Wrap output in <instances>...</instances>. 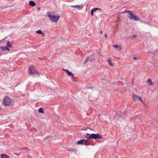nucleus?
<instances>
[{
  "label": "nucleus",
  "mask_w": 158,
  "mask_h": 158,
  "mask_svg": "<svg viewBox=\"0 0 158 158\" xmlns=\"http://www.w3.org/2000/svg\"><path fill=\"white\" fill-rule=\"evenodd\" d=\"M84 144H85L86 146L89 145L90 144V143L87 141V140L85 139Z\"/></svg>",
  "instance_id": "nucleus-16"
},
{
  "label": "nucleus",
  "mask_w": 158,
  "mask_h": 158,
  "mask_svg": "<svg viewBox=\"0 0 158 158\" xmlns=\"http://www.w3.org/2000/svg\"><path fill=\"white\" fill-rule=\"evenodd\" d=\"M70 7L76 8H77L78 10H80L83 8V4H81L80 5H75L70 6Z\"/></svg>",
  "instance_id": "nucleus-6"
},
{
  "label": "nucleus",
  "mask_w": 158,
  "mask_h": 158,
  "mask_svg": "<svg viewBox=\"0 0 158 158\" xmlns=\"http://www.w3.org/2000/svg\"><path fill=\"white\" fill-rule=\"evenodd\" d=\"M63 70L65 71L66 72L67 75L69 76H71L72 77H73L74 74L72 72H70L68 69H63Z\"/></svg>",
  "instance_id": "nucleus-7"
},
{
  "label": "nucleus",
  "mask_w": 158,
  "mask_h": 158,
  "mask_svg": "<svg viewBox=\"0 0 158 158\" xmlns=\"http://www.w3.org/2000/svg\"><path fill=\"white\" fill-rule=\"evenodd\" d=\"M1 109H1V107H0V110Z\"/></svg>",
  "instance_id": "nucleus-35"
},
{
  "label": "nucleus",
  "mask_w": 158,
  "mask_h": 158,
  "mask_svg": "<svg viewBox=\"0 0 158 158\" xmlns=\"http://www.w3.org/2000/svg\"><path fill=\"white\" fill-rule=\"evenodd\" d=\"M29 5L31 6H35V3L33 1H30L29 2Z\"/></svg>",
  "instance_id": "nucleus-12"
},
{
  "label": "nucleus",
  "mask_w": 158,
  "mask_h": 158,
  "mask_svg": "<svg viewBox=\"0 0 158 158\" xmlns=\"http://www.w3.org/2000/svg\"><path fill=\"white\" fill-rule=\"evenodd\" d=\"M147 52H149V53H151L152 54H153L154 53V52H151V51H148Z\"/></svg>",
  "instance_id": "nucleus-28"
},
{
  "label": "nucleus",
  "mask_w": 158,
  "mask_h": 158,
  "mask_svg": "<svg viewBox=\"0 0 158 158\" xmlns=\"http://www.w3.org/2000/svg\"><path fill=\"white\" fill-rule=\"evenodd\" d=\"M133 59H134V60H138V59H139V58H136V57H133Z\"/></svg>",
  "instance_id": "nucleus-26"
},
{
  "label": "nucleus",
  "mask_w": 158,
  "mask_h": 158,
  "mask_svg": "<svg viewBox=\"0 0 158 158\" xmlns=\"http://www.w3.org/2000/svg\"><path fill=\"white\" fill-rule=\"evenodd\" d=\"M7 50H8V51L10 50L9 48H8V47H7Z\"/></svg>",
  "instance_id": "nucleus-30"
},
{
  "label": "nucleus",
  "mask_w": 158,
  "mask_h": 158,
  "mask_svg": "<svg viewBox=\"0 0 158 158\" xmlns=\"http://www.w3.org/2000/svg\"><path fill=\"white\" fill-rule=\"evenodd\" d=\"M36 32L37 33H38L39 34H41L44 36L45 35L44 34V33H43V32L40 30H37L36 31Z\"/></svg>",
  "instance_id": "nucleus-13"
},
{
  "label": "nucleus",
  "mask_w": 158,
  "mask_h": 158,
  "mask_svg": "<svg viewBox=\"0 0 158 158\" xmlns=\"http://www.w3.org/2000/svg\"><path fill=\"white\" fill-rule=\"evenodd\" d=\"M1 158H10L9 156L7 155L2 154L1 156Z\"/></svg>",
  "instance_id": "nucleus-14"
},
{
  "label": "nucleus",
  "mask_w": 158,
  "mask_h": 158,
  "mask_svg": "<svg viewBox=\"0 0 158 158\" xmlns=\"http://www.w3.org/2000/svg\"><path fill=\"white\" fill-rule=\"evenodd\" d=\"M7 47L9 48L11 47V45L10 44V43L9 41H8L7 43Z\"/></svg>",
  "instance_id": "nucleus-18"
},
{
  "label": "nucleus",
  "mask_w": 158,
  "mask_h": 158,
  "mask_svg": "<svg viewBox=\"0 0 158 158\" xmlns=\"http://www.w3.org/2000/svg\"><path fill=\"white\" fill-rule=\"evenodd\" d=\"M140 22H143V21H140ZM144 23H145L144 22H143Z\"/></svg>",
  "instance_id": "nucleus-34"
},
{
  "label": "nucleus",
  "mask_w": 158,
  "mask_h": 158,
  "mask_svg": "<svg viewBox=\"0 0 158 158\" xmlns=\"http://www.w3.org/2000/svg\"><path fill=\"white\" fill-rule=\"evenodd\" d=\"M100 33L101 34H102V31H101Z\"/></svg>",
  "instance_id": "nucleus-32"
},
{
  "label": "nucleus",
  "mask_w": 158,
  "mask_h": 158,
  "mask_svg": "<svg viewBox=\"0 0 158 158\" xmlns=\"http://www.w3.org/2000/svg\"><path fill=\"white\" fill-rule=\"evenodd\" d=\"M51 137V136H50V135H48V136H47L46 137H45L44 138V140H46L48 138H50Z\"/></svg>",
  "instance_id": "nucleus-23"
},
{
  "label": "nucleus",
  "mask_w": 158,
  "mask_h": 158,
  "mask_svg": "<svg viewBox=\"0 0 158 158\" xmlns=\"http://www.w3.org/2000/svg\"><path fill=\"white\" fill-rule=\"evenodd\" d=\"M105 37H106V38H107V35L106 34L105 35Z\"/></svg>",
  "instance_id": "nucleus-31"
},
{
  "label": "nucleus",
  "mask_w": 158,
  "mask_h": 158,
  "mask_svg": "<svg viewBox=\"0 0 158 158\" xmlns=\"http://www.w3.org/2000/svg\"><path fill=\"white\" fill-rule=\"evenodd\" d=\"M68 151H73L75 152V151H76V149L75 148H69L68 149Z\"/></svg>",
  "instance_id": "nucleus-17"
},
{
  "label": "nucleus",
  "mask_w": 158,
  "mask_h": 158,
  "mask_svg": "<svg viewBox=\"0 0 158 158\" xmlns=\"http://www.w3.org/2000/svg\"><path fill=\"white\" fill-rule=\"evenodd\" d=\"M7 47H2L0 48L4 51H6L7 50Z\"/></svg>",
  "instance_id": "nucleus-19"
},
{
  "label": "nucleus",
  "mask_w": 158,
  "mask_h": 158,
  "mask_svg": "<svg viewBox=\"0 0 158 158\" xmlns=\"http://www.w3.org/2000/svg\"><path fill=\"white\" fill-rule=\"evenodd\" d=\"M127 12L129 15V16H127L131 20L134 19L135 21H139L140 19L137 16L135 15L133 11H131L126 10L123 12H121V13L124 14Z\"/></svg>",
  "instance_id": "nucleus-2"
},
{
  "label": "nucleus",
  "mask_w": 158,
  "mask_h": 158,
  "mask_svg": "<svg viewBox=\"0 0 158 158\" xmlns=\"http://www.w3.org/2000/svg\"><path fill=\"white\" fill-rule=\"evenodd\" d=\"M28 72L30 75L36 74L38 75H40L41 73L39 72H37L33 66H30L28 67Z\"/></svg>",
  "instance_id": "nucleus-4"
},
{
  "label": "nucleus",
  "mask_w": 158,
  "mask_h": 158,
  "mask_svg": "<svg viewBox=\"0 0 158 158\" xmlns=\"http://www.w3.org/2000/svg\"><path fill=\"white\" fill-rule=\"evenodd\" d=\"M108 63L111 66H112L113 65V64L111 62L110 58H109V59L108 61Z\"/></svg>",
  "instance_id": "nucleus-21"
},
{
  "label": "nucleus",
  "mask_w": 158,
  "mask_h": 158,
  "mask_svg": "<svg viewBox=\"0 0 158 158\" xmlns=\"http://www.w3.org/2000/svg\"><path fill=\"white\" fill-rule=\"evenodd\" d=\"M40 8H41L40 7H39L38 9V11L40 10Z\"/></svg>",
  "instance_id": "nucleus-29"
},
{
  "label": "nucleus",
  "mask_w": 158,
  "mask_h": 158,
  "mask_svg": "<svg viewBox=\"0 0 158 158\" xmlns=\"http://www.w3.org/2000/svg\"><path fill=\"white\" fill-rule=\"evenodd\" d=\"M85 139H82L77 142V144H84Z\"/></svg>",
  "instance_id": "nucleus-11"
},
{
  "label": "nucleus",
  "mask_w": 158,
  "mask_h": 158,
  "mask_svg": "<svg viewBox=\"0 0 158 158\" xmlns=\"http://www.w3.org/2000/svg\"><path fill=\"white\" fill-rule=\"evenodd\" d=\"M93 139H101L102 138V135L99 134H93Z\"/></svg>",
  "instance_id": "nucleus-9"
},
{
  "label": "nucleus",
  "mask_w": 158,
  "mask_h": 158,
  "mask_svg": "<svg viewBox=\"0 0 158 158\" xmlns=\"http://www.w3.org/2000/svg\"><path fill=\"white\" fill-rule=\"evenodd\" d=\"M14 101L8 96L5 97L3 100V104L6 106H12L14 104Z\"/></svg>",
  "instance_id": "nucleus-1"
},
{
  "label": "nucleus",
  "mask_w": 158,
  "mask_h": 158,
  "mask_svg": "<svg viewBox=\"0 0 158 158\" xmlns=\"http://www.w3.org/2000/svg\"><path fill=\"white\" fill-rule=\"evenodd\" d=\"M47 15L50 19L55 23L57 22L60 18V16L59 15L55 16L54 15H52L51 12L48 13Z\"/></svg>",
  "instance_id": "nucleus-3"
},
{
  "label": "nucleus",
  "mask_w": 158,
  "mask_h": 158,
  "mask_svg": "<svg viewBox=\"0 0 158 158\" xmlns=\"http://www.w3.org/2000/svg\"><path fill=\"white\" fill-rule=\"evenodd\" d=\"M89 57H87V58H86L85 60L84 61V63L85 64L86 63L89 61Z\"/></svg>",
  "instance_id": "nucleus-22"
},
{
  "label": "nucleus",
  "mask_w": 158,
  "mask_h": 158,
  "mask_svg": "<svg viewBox=\"0 0 158 158\" xmlns=\"http://www.w3.org/2000/svg\"><path fill=\"white\" fill-rule=\"evenodd\" d=\"M94 12H93V11L92 10H91V15H92V16H93V13H94Z\"/></svg>",
  "instance_id": "nucleus-27"
},
{
  "label": "nucleus",
  "mask_w": 158,
  "mask_h": 158,
  "mask_svg": "<svg viewBox=\"0 0 158 158\" xmlns=\"http://www.w3.org/2000/svg\"><path fill=\"white\" fill-rule=\"evenodd\" d=\"M132 82L133 83V79L132 80Z\"/></svg>",
  "instance_id": "nucleus-33"
},
{
  "label": "nucleus",
  "mask_w": 158,
  "mask_h": 158,
  "mask_svg": "<svg viewBox=\"0 0 158 158\" xmlns=\"http://www.w3.org/2000/svg\"><path fill=\"white\" fill-rule=\"evenodd\" d=\"M137 37V35H134L133 36V38H135L136 37Z\"/></svg>",
  "instance_id": "nucleus-25"
},
{
  "label": "nucleus",
  "mask_w": 158,
  "mask_h": 158,
  "mask_svg": "<svg viewBox=\"0 0 158 158\" xmlns=\"http://www.w3.org/2000/svg\"><path fill=\"white\" fill-rule=\"evenodd\" d=\"M93 134H89L87 133L86 134L85 138L88 139H93Z\"/></svg>",
  "instance_id": "nucleus-8"
},
{
  "label": "nucleus",
  "mask_w": 158,
  "mask_h": 158,
  "mask_svg": "<svg viewBox=\"0 0 158 158\" xmlns=\"http://www.w3.org/2000/svg\"><path fill=\"white\" fill-rule=\"evenodd\" d=\"M39 112L40 113L44 114V111L43 109L42 108H40L39 110Z\"/></svg>",
  "instance_id": "nucleus-15"
},
{
  "label": "nucleus",
  "mask_w": 158,
  "mask_h": 158,
  "mask_svg": "<svg viewBox=\"0 0 158 158\" xmlns=\"http://www.w3.org/2000/svg\"><path fill=\"white\" fill-rule=\"evenodd\" d=\"M147 83L149 85H153V83L152 82L151 79L149 78L148 79Z\"/></svg>",
  "instance_id": "nucleus-10"
},
{
  "label": "nucleus",
  "mask_w": 158,
  "mask_h": 158,
  "mask_svg": "<svg viewBox=\"0 0 158 158\" xmlns=\"http://www.w3.org/2000/svg\"><path fill=\"white\" fill-rule=\"evenodd\" d=\"M133 98L134 99V100L135 101H140L142 103H143V102L142 101V98L138 97L137 95L134 94L133 95Z\"/></svg>",
  "instance_id": "nucleus-5"
},
{
  "label": "nucleus",
  "mask_w": 158,
  "mask_h": 158,
  "mask_svg": "<svg viewBox=\"0 0 158 158\" xmlns=\"http://www.w3.org/2000/svg\"><path fill=\"white\" fill-rule=\"evenodd\" d=\"M101 10V9L98 8H95L92 9L91 10L93 11L94 12L95 11H96L97 10Z\"/></svg>",
  "instance_id": "nucleus-20"
},
{
  "label": "nucleus",
  "mask_w": 158,
  "mask_h": 158,
  "mask_svg": "<svg viewBox=\"0 0 158 158\" xmlns=\"http://www.w3.org/2000/svg\"><path fill=\"white\" fill-rule=\"evenodd\" d=\"M113 47H114V48H118V45H113Z\"/></svg>",
  "instance_id": "nucleus-24"
}]
</instances>
